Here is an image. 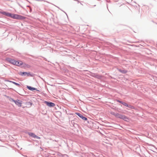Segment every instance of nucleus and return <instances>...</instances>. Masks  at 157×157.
<instances>
[{"instance_id": "obj_1", "label": "nucleus", "mask_w": 157, "mask_h": 157, "mask_svg": "<svg viewBox=\"0 0 157 157\" xmlns=\"http://www.w3.org/2000/svg\"><path fill=\"white\" fill-rule=\"evenodd\" d=\"M7 61L12 64L17 66H20L22 64V62L18 59H6Z\"/></svg>"}, {"instance_id": "obj_2", "label": "nucleus", "mask_w": 157, "mask_h": 157, "mask_svg": "<svg viewBox=\"0 0 157 157\" xmlns=\"http://www.w3.org/2000/svg\"><path fill=\"white\" fill-rule=\"evenodd\" d=\"M11 18L18 20H24L25 19V17L23 16L16 14H12L11 17Z\"/></svg>"}, {"instance_id": "obj_3", "label": "nucleus", "mask_w": 157, "mask_h": 157, "mask_svg": "<svg viewBox=\"0 0 157 157\" xmlns=\"http://www.w3.org/2000/svg\"><path fill=\"white\" fill-rule=\"evenodd\" d=\"M28 134L30 136L34 138H36L38 139H40V137L37 136L33 133L29 132Z\"/></svg>"}, {"instance_id": "obj_4", "label": "nucleus", "mask_w": 157, "mask_h": 157, "mask_svg": "<svg viewBox=\"0 0 157 157\" xmlns=\"http://www.w3.org/2000/svg\"><path fill=\"white\" fill-rule=\"evenodd\" d=\"M0 13L7 17H11V13L5 11L0 12Z\"/></svg>"}, {"instance_id": "obj_5", "label": "nucleus", "mask_w": 157, "mask_h": 157, "mask_svg": "<svg viewBox=\"0 0 157 157\" xmlns=\"http://www.w3.org/2000/svg\"><path fill=\"white\" fill-rule=\"evenodd\" d=\"M14 101L18 106L21 107V104H22V101L20 100H17L16 101Z\"/></svg>"}, {"instance_id": "obj_6", "label": "nucleus", "mask_w": 157, "mask_h": 157, "mask_svg": "<svg viewBox=\"0 0 157 157\" xmlns=\"http://www.w3.org/2000/svg\"><path fill=\"white\" fill-rule=\"evenodd\" d=\"M45 103L49 107H53L55 105L54 103L52 102H49L47 101H45Z\"/></svg>"}, {"instance_id": "obj_7", "label": "nucleus", "mask_w": 157, "mask_h": 157, "mask_svg": "<svg viewBox=\"0 0 157 157\" xmlns=\"http://www.w3.org/2000/svg\"><path fill=\"white\" fill-rule=\"evenodd\" d=\"M75 114L77 115H78L83 120L85 121H86L87 120V118L86 117H83L82 115L80 114V113H75Z\"/></svg>"}, {"instance_id": "obj_8", "label": "nucleus", "mask_w": 157, "mask_h": 157, "mask_svg": "<svg viewBox=\"0 0 157 157\" xmlns=\"http://www.w3.org/2000/svg\"><path fill=\"white\" fill-rule=\"evenodd\" d=\"M113 115H114L117 118H118L121 119H122L123 116V115H120L118 113H114Z\"/></svg>"}, {"instance_id": "obj_9", "label": "nucleus", "mask_w": 157, "mask_h": 157, "mask_svg": "<svg viewBox=\"0 0 157 157\" xmlns=\"http://www.w3.org/2000/svg\"><path fill=\"white\" fill-rule=\"evenodd\" d=\"M122 119H123L124 121H129V119L125 116L124 115H123Z\"/></svg>"}, {"instance_id": "obj_10", "label": "nucleus", "mask_w": 157, "mask_h": 157, "mask_svg": "<svg viewBox=\"0 0 157 157\" xmlns=\"http://www.w3.org/2000/svg\"><path fill=\"white\" fill-rule=\"evenodd\" d=\"M27 88L29 90H32V91L34 90H37L35 88L31 87L30 86H27Z\"/></svg>"}, {"instance_id": "obj_11", "label": "nucleus", "mask_w": 157, "mask_h": 157, "mask_svg": "<svg viewBox=\"0 0 157 157\" xmlns=\"http://www.w3.org/2000/svg\"><path fill=\"white\" fill-rule=\"evenodd\" d=\"M117 101H118V102L122 104L124 106H127V104L125 102H122V101H120L119 100H117Z\"/></svg>"}, {"instance_id": "obj_12", "label": "nucleus", "mask_w": 157, "mask_h": 157, "mask_svg": "<svg viewBox=\"0 0 157 157\" xmlns=\"http://www.w3.org/2000/svg\"><path fill=\"white\" fill-rule=\"evenodd\" d=\"M9 82H10L12 83H13L14 84H15V85H16V86H20V84L17 83L15 82H13V81H9Z\"/></svg>"}, {"instance_id": "obj_13", "label": "nucleus", "mask_w": 157, "mask_h": 157, "mask_svg": "<svg viewBox=\"0 0 157 157\" xmlns=\"http://www.w3.org/2000/svg\"><path fill=\"white\" fill-rule=\"evenodd\" d=\"M119 71L120 72H121L122 73H127V71L125 70H121L119 69Z\"/></svg>"}, {"instance_id": "obj_14", "label": "nucleus", "mask_w": 157, "mask_h": 157, "mask_svg": "<svg viewBox=\"0 0 157 157\" xmlns=\"http://www.w3.org/2000/svg\"><path fill=\"white\" fill-rule=\"evenodd\" d=\"M127 106V107H129V108H130L131 109H134V107L133 106H132L131 105H129L128 104H127V106Z\"/></svg>"}, {"instance_id": "obj_15", "label": "nucleus", "mask_w": 157, "mask_h": 157, "mask_svg": "<svg viewBox=\"0 0 157 157\" xmlns=\"http://www.w3.org/2000/svg\"><path fill=\"white\" fill-rule=\"evenodd\" d=\"M27 73L26 72H21V75H27Z\"/></svg>"}, {"instance_id": "obj_16", "label": "nucleus", "mask_w": 157, "mask_h": 157, "mask_svg": "<svg viewBox=\"0 0 157 157\" xmlns=\"http://www.w3.org/2000/svg\"><path fill=\"white\" fill-rule=\"evenodd\" d=\"M99 76H98V77H97V78H99Z\"/></svg>"}]
</instances>
